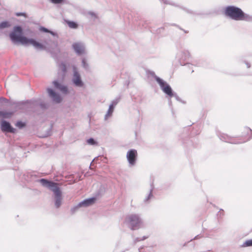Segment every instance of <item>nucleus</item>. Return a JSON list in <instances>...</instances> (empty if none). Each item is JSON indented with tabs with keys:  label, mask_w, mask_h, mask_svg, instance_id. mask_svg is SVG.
<instances>
[{
	"label": "nucleus",
	"mask_w": 252,
	"mask_h": 252,
	"mask_svg": "<svg viewBox=\"0 0 252 252\" xmlns=\"http://www.w3.org/2000/svg\"><path fill=\"white\" fill-rule=\"evenodd\" d=\"M22 29L20 27H15L13 31L10 33V38L13 42H20L23 45L31 44L35 48L43 49L44 46L33 39H29L22 35Z\"/></svg>",
	"instance_id": "nucleus-1"
},
{
	"label": "nucleus",
	"mask_w": 252,
	"mask_h": 252,
	"mask_svg": "<svg viewBox=\"0 0 252 252\" xmlns=\"http://www.w3.org/2000/svg\"><path fill=\"white\" fill-rule=\"evenodd\" d=\"M224 13L225 15L236 21H249L252 19L251 17L245 14L241 9L233 6L226 7Z\"/></svg>",
	"instance_id": "nucleus-2"
},
{
	"label": "nucleus",
	"mask_w": 252,
	"mask_h": 252,
	"mask_svg": "<svg viewBox=\"0 0 252 252\" xmlns=\"http://www.w3.org/2000/svg\"><path fill=\"white\" fill-rule=\"evenodd\" d=\"M39 182L43 186L50 188L54 192L56 198L55 206L57 208H59L62 204V193L58 187V184L44 179H40Z\"/></svg>",
	"instance_id": "nucleus-3"
},
{
	"label": "nucleus",
	"mask_w": 252,
	"mask_h": 252,
	"mask_svg": "<svg viewBox=\"0 0 252 252\" xmlns=\"http://www.w3.org/2000/svg\"><path fill=\"white\" fill-rule=\"evenodd\" d=\"M126 221L132 230L138 229L141 224V220L139 217L135 215H131L128 216L126 218Z\"/></svg>",
	"instance_id": "nucleus-4"
},
{
	"label": "nucleus",
	"mask_w": 252,
	"mask_h": 252,
	"mask_svg": "<svg viewBox=\"0 0 252 252\" xmlns=\"http://www.w3.org/2000/svg\"><path fill=\"white\" fill-rule=\"evenodd\" d=\"M156 81L160 85L162 91L170 96L173 95L172 89L169 85L165 83L162 79L158 77L156 78Z\"/></svg>",
	"instance_id": "nucleus-5"
},
{
	"label": "nucleus",
	"mask_w": 252,
	"mask_h": 252,
	"mask_svg": "<svg viewBox=\"0 0 252 252\" xmlns=\"http://www.w3.org/2000/svg\"><path fill=\"white\" fill-rule=\"evenodd\" d=\"M137 157V152L136 150L131 149L126 154V158L131 165H135Z\"/></svg>",
	"instance_id": "nucleus-6"
},
{
	"label": "nucleus",
	"mask_w": 252,
	"mask_h": 252,
	"mask_svg": "<svg viewBox=\"0 0 252 252\" xmlns=\"http://www.w3.org/2000/svg\"><path fill=\"white\" fill-rule=\"evenodd\" d=\"M96 198L93 197L84 200L78 204V205L71 209V211L74 213L77 209L81 207H87L93 205L95 203Z\"/></svg>",
	"instance_id": "nucleus-7"
},
{
	"label": "nucleus",
	"mask_w": 252,
	"mask_h": 252,
	"mask_svg": "<svg viewBox=\"0 0 252 252\" xmlns=\"http://www.w3.org/2000/svg\"><path fill=\"white\" fill-rule=\"evenodd\" d=\"M48 93L49 96L52 98L53 100L56 103H60L61 102L62 99L61 96L57 94L51 89H47Z\"/></svg>",
	"instance_id": "nucleus-8"
},
{
	"label": "nucleus",
	"mask_w": 252,
	"mask_h": 252,
	"mask_svg": "<svg viewBox=\"0 0 252 252\" xmlns=\"http://www.w3.org/2000/svg\"><path fill=\"white\" fill-rule=\"evenodd\" d=\"M73 83L76 86L81 87L83 86V83L81 80L80 75L76 71V68H74V75L73 79Z\"/></svg>",
	"instance_id": "nucleus-9"
},
{
	"label": "nucleus",
	"mask_w": 252,
	"mask_h": 252,
	"mask_svg": "<svg viewBox=\"0 0 252 252\" xmlns=\"http://www.w3.org/2000/svg\"><path fill=\"white\" fill-rule=\"evenodd\" d=\"M1 128L4 132H14V129L13 128L10 124L6 121H3L1 124Z\"/></svg>",
	"instance_id": "nucleus-10"
},
{
	"label": "nucleus",
	"mask_w": 252,
	"mask_h": 252,
	"mask_svg": "<svg viewBox=\"0 0 252 252\" xmlns=\"http://www.w3.org/2000/svg\"><path fill=\"white\" fill-rule=\"evenodd\" d=\"M73 48L75 51L78 54H81L84 52V46L80 43H74L73 44Z\"/></svg>",
	"instance_id": "nucleus-11"
},
{
	"label": "nucleus",
	"mask_w": 252,
	"mask_h": 252,
	"mask_svg": "<svg viewBox=\"0 0 252 252\" xmlns=\"http://www.w3.org/2000/svg\"><path fill=\"white\" fill-rule=\"evenodd\" d=\"M55 87L59 89L62 92L66 94L67 93V88L66 87L62 86L57 81H55L53 82Z\"/></svg>",
	"instance_id": "nucleus-12"
},
{
	"label": "nucleus",
	"mask_w": 252,
	"mask_h": 252,
	"mask_svg": "<svg viewBox=\"0 0 252 252\" xmlns=\"http://www.w3.org/2000/svg\"><path fill=\"white\" fill-rule=\"evenodd\" d=\"M65 21L69 28L71 29H77L78 28V24L75 22L69 20H65Z\"/></svg>",
	"instance_id": "nucleus-13"
},
{
	"label": "nucleus",
	"mask_w": 252,
	"mask_h": 252,
	"mask_svg": "<svg viewBox=\"0 0 252 252\" xmlns=\"http://www.w3.org/2000/svg\"><path fill=\"white\" fill-rule=\"evenodd\" d=\"M10 26V25L8 22H6V21L3 22L0 24V29H2L5 28H7V27H9Z\"/></svg>",
	"instance_id": "nucleus-14"
},
{
	"label": "nucleus",
	"mask_w": 252,
	"mask_h": 252,
	"mask_svg": "<svg viewBox=\"0 0 252 252\" xmlns=\"http://www.w3.org/2000/svg\"><path fill=\"white\" fill-rule=\"evenodd\" d=\"M244 247L252 246V240H249L246 241L243 244Z\"/></svg>",
	"instance_id": "nucleus-15"
},
{
	"label": "nucleus",
	"mask_w": 252,
	"mask_h": 252,
	"mask_svg": "<svg viewBox=\"0 0 252 252\" xmlns=\"http://www.w3.org/2000/svg\"><path fill=\"white\" fill-rule=\"evenodd\" d=\"M113 109H114V107H113V105H111L109 106V108L108 111L107 115H111L112 114V113H113Z\"/></svg>",
	"instance_id": "nucleus-16"
},
{
	"label": "nucleus",
	"mask_w": 252,
	"mask_h": 252,
	"mask_svg": "<svg viewBox=\"0 0 252 252\" xmlns=\"http://www.w3.org/2000/svg\"><path fill=\"white\" fill-rule=\"evenodd\" d=\"M60 69L63 72L66 71V66L64 63H62L60 66Z\"/></svg>",
	"instance_id": "nucleus-17"
},
{
	"label": "nucleus",
	"mask_w": 252,
	"mask_h": 252,
	"mask_svg": "<svg viewBox=\"0 0 252 252\" xmlns=\"http://www.w3.org/2000/svg\"><path fill=\"white\" fill-rule=\"evenodd\" d=\"M87 142L88 144L90 145H94L96 144V142L94 141V139L93 138H90L87 140Z\"/></svg>",
	"instance_id": "nucleus-18"
},
{
	"label": "nucleus",
	"mask_w": 252,
	"mask_h": 252,
	"mask_svg": "<svg viewBox=\"0 0 252 252\" xmlns=\"http://www.w3.org/2000/svg\"><path fill=\"white\" fill-rule=\"evenodd\" d=\"M16 126L20 128H22L25 126V124L21 122H18L17 123Z\"/></svg>",
	"instance_id": "nucleus-19"
},
{
	"label": "nucleus",
	"mask_w": 252,
	"mask_h": 252,
	"mask_svg": "<svg viewBox=\"0 0 252 252\" xmlns=\"http://www.w3.org/2000/svg\"><path fill=\"white\" fill-rule=\"evenodd\" d=\"M51 1L55 4L61 3L63 1V0H50Z\"/></svg>",
	"instance_id": "nucleus-20"
},
{
	"label": "nucleus",
	"mask_w": 252,
	"mask_h": 252,
	"mask_svg": "<svg viewBox=\"0 0 252 252\" xmlns=\"http://www.w3.org/2000/svg\"><path fill=\"white\" fill-rule=\"evenodd\" d=\"M16 15L17 16H23L26 17V14L24 13H16Z\"/></svg>",
	"instance_id": "nucleus-21"
},
{
	"label": "nucleus",
	"mask_w": 252,
	"mask_h": 252,
	"mask_svg": "<svg viewBox=\"0 0 252 252\" xmlns=\"http://www.w3.org/2000/svg\"><path fill=\"white\" fill-rule=\"evenodd\" d=\"M41 31H43V32H49V31H48V29L44 28V27H42L40 29Z\"/></svg>",
	"instance_id": "nucleus-22"
}]
</instances>
